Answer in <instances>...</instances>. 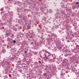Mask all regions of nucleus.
<instances>
[{
  "mask_svg": "<svg viewBox=\"0 0 79 79\" xmlns=\"http://www.w3.org/2000/svg\"><path fill=\"white\" fill-rule=\"evenodd\" d=\"M49 56V52H47L46 53V54L45 55V57L46 58L47 60L48 59V56Z\"/></svg>",
  "mask_w": 79,
  "mask_h": 79,
  "instance_id": "f257e3e1",
  "label": "nucleus"
},
{
  "mask_svg": "<svg viewBox=\"0 0 79 79\" xmlns=\"http://www.w3.org/2000/svg\"><path fill=\"white\" fill-rule=\"evenodd\" d=\"M75 72L76 74H79L78 73V71H77V70H76V71H75Z\"/></svg>",
  "mask_w": 79,
  "mask_h": 79,
  "instance_id": "f03ea898",
  "label": "nucleus"
},
{
  "mask_svg": "<svg viewBox=\"0 0 79 79\" xmlns=\"http://www.w3.org/2000/svg\"><path fill=\"white\" fill-rule=\"evenodd\" d=\"M47 73H44L43 75L44 76H47Z\"/></svg>",
  "mask_w": 79,
  "mask_h": 79,
  "instance_id": "7ed1b4c3",
  "label": "nucleus"
},
{
  "mask_svg": "<svg viewBox=\"0 0 79 79\" xmlns=\"http://www.w3.org/2000/svg\"><path fill=\"white\" fill-rule=\"evenodd\" d=\"M34 54H35V55H37V52H35Z\"/></svg>",
  "mask_w": 79,
  "mask_h": 79,
  "instance_id": "20e7f679",
  "label": "nucleus"
},
{
  "mask_svg": "<svg viewBox=\"0 0 79 79\" xmlns=\"http://www.w3.org/2000/svg\"><path fill=\"white\" fill-rule=\"evenodd\" d=\"M60 75H61V76H63V73H61L60 74Z\"/></svg>",
  "mask_w": 79,
  "mask_h": 79,
  "instance_id": "39448f33",
  "label": "nucleus"
},
{
  "mask_svg": "<svg viewBox=\"0 0 79 79\" xmlns=\"http://www.w3.org/2000/svg\"><path fill=\"white\" fill-rule=\"evenodd\" d=\"M13 43H14V44H15V43H16V41L14 40L13 41Z\"/></svg>",
  "mask_w": 79,
  "mask_h": 79,
  "instance_id": "423d86ee",
  "label": "nucleus"
},
{
  "mask_svg": "<svg viewBox=\"0 0 79 79\" xmlns=\"http://www.w3.org/2000/svg\"><path fill=\"white\" fill-rule=\"evenodd\" d=\"M24 53H27V51H25L24 52Z\"/></svg>",
  "mask_w": 79,
  "mask_h": 79,
  "instance_id": "0eeeda50",
  "label": "nucleus"
},
{
  "mask_svg": "<svg viewBox=\"0 0 79 79\" xmlns=\"http://www.w3.org/2000/svg\"><path fill=\"white\" fill-rule=\"evenodd\" d=\"M79 2H77L76 3V4L77 5V4H79Z\"/></svg>",
  "mask_w": 79,
  "mask_h": 79,
  "instance_id": "6e6552de",
  "label": "nucleus"
},
{
  "mask_svg": "<svg viewBox=\"0 0 79 79\" xmlns=\"http://www.w3.org/2000/svg\"><path fill=\"white\" fill-rule=\"evenodd\" d=\"M31 45H33V42H31Z\"/></svg>",
  "mask_w": 79,
  "mask_h": 79,
  "instance_id": "1a4fd4ad",
  "label": "nucleus"
},
{
  "mask_svg": "<svg viewBox=\"0 0 79 79\" xmlns=\"http://www.w3.org/2000/svg\"><path fill=\"white\" fill-rule=\"evenodd\" d=\"M19 63H21V61H18Z\"/></svg>",
  "mask_w": 79,
  "mask_h": 79,
  "instance_id": "9d476101",
  "label": "nucleus"
},
{
  "mask_svg": "<svg viewBox=\"0 0 79 79\" xmlns=\"http://www.w3.org/2000/svg\"><path fill=\"white\" fill-rule=\"evenodd\" d=\"M77 47H79V45H77Z\"/></svg>",
  "mask_w": 79,
  "mask_h": 79,
  "instance_id": "9b49d317",
  "label": "nucleus"
},
{
  "mask_svg": "<svg viewBox=\"0 0 79 79\" xmlns=\"http://www.w3.org/2000/svg\"><path fill=\"white\" fill-rule=\"evenodd\" d=\"M74 8H74L73 9H74Z\"/></svg>",
  "mask_w": 79,
  "mask_h": 79,
  "instance_id": "f8f14e48",
  "label": "nucleus"
},
{
  "mask_svg": "<svg viewBox=\"0 0 79 79\" xmlns=\"http://www.w3.org/2000/svg\"><path fill=\"white\" fill-rule=\"evenodd\" d=\"M24 67H25V66H24Z\"/></svg>",
  "mask_w": 79,
  "mask_h": 79,
  "instance_id": "ddd939ff",
  "label": "nucleus"
}]
</instances>
